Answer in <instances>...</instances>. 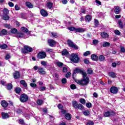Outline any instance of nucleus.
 Wrapping results in <instances>:
<instances>
[{
	"label": "nucleus",
	"instance_id": "obj_10",
	"mask_svg": "<svg viewBox=\"0 0 125 125\" xmlns=\"http://www.w3.org/2000/svg\"><path fill=\"white\" fill-rule=\"evenodd\" d=\"M2 115V119L3 120H6V119H8L10 116H9V114L5 112H2L1 113Z\"/></svg>",
	"mask_w": 125,
	"mask_h": 125
},
{
	"label": "nucleus",
	"instance_id": "obj_48",
	"mask_svg": "<svg viewBox=\"0 0 125 125\" xmlns=\"http://www.w3.org/2000/svg\"><path fill=\"white\" fill-rule=\"evenodd\" d=\"M114 34H115V35H116L117 36H120V35H121V32H120L119 30L116 29L114 30Z\"/></svg>",
	"mask_w": 125,
	"mask_h": 125
},
{
	"label": "nucleus",
	"instance_id": "obj_11",
	"mask_svg": "<svg viewBox=\"0 0 125 125\" xmlns=\"http://www.w3.org/2000/svg\"><path fill=\"white\" fill-rule=\"evenodd\" d=\"M40 13L42 16L43 17H46V16H48V13L44 9H42L40 11Z\"/></svg>",
	"mask_w": 125,
	"mask_h": 125
},
{
	"label": "nucleus",
	"instance_id": "obj_12",
	"mask_svg": "<svg viewBox=\"0 0 125 125\" xmlns=\"http://www.w3.org/2000/svg\"><path fill=\"white\" fill-rule=\"evenodd\" d=\"M38 72L40 75H45V74H46V72L44 71V69L42 67H39V68H38Z\"/></svg>",
	"mask_w": 125,
	"mask_h": 125
},
{
	"label": "nucleus",
	"instance_id": "obj_37",
	"mask_svg": "<svg viewBox=\"0 0 125 125\" xmlns=\"http://www.w3.org/2000/svg\"><path fill=\"white\" fill-rule=\"evenodd\" d=\"M6 88L8 90H10L12 89V84L9 83L7 85Z\"/></svg>",
	"mask_w": 125,
	"mask_h": 125
},
{
	"label": "nucleus",
	"instance_id": "obj_58",
	"mask_svg": "<svg viewBox=\"0 0 125 125\" xmlns=\"http://www.w3.org/2000/svg\"><path fill=\"white\" fill-rule=\"evenodd\" d=\"M70 88L71 89H76V85L72 84L70 85Z\"/></svg>",
	"mask_w": 125,
	"mask_h": 125
},
{
	"label": "nucleus",
	"instance_id": "obj_30",
	"mask_svg": "<svg viewBox=\"0 0 125 125\" xmlns=\"http://www.w3.org/2000/svg\"><path fill=\"white\" fill-rule=\"evenodd\" d=\"M45 51L46 52H49V53H53V52H54L53 49H50L49 48H46Z\"/></svg>",
	"mask_w": 125,
	"mask_h": 125
},
{
	"label": "nucleus",
	"instance_id": "obj_3",
	"mask_svg": "<svg viewBox=\"0 0 125 125\" xmlns=\"http://www.w3.org/2000/svg\"><path fill=\"white\" fill-rule=\"evenodd\" d=\"M29 100V96H28V95L23 93L20 96V100L21 102L24 103V102H27L28 100Z\"/></svg>",
	"mask_w": 125,
	"mask_h": 125
},
{
	"label": "nucleus",
	"instance_id": "obj_38",
	"mask_svg": "<svg viewBox=\"0 0 125 125\" xmlns=\"http://www.w3.org/2000/svg\"><path fill=\"white\" fill-rule=\"evenodd\" d=\"M37 104L38 105H42V104H43V101L42 100H38L37 101Z\"/></svg>",
	"mask_w": 125,
	"mask_h": 125
},
{
	"label": "nucleus",
	"instance_id": "obj_24",
	"mask_svg": "<svg viewBox=\"0 0 125 125\" xmlns=\"http://www.w3.org/2000/svg\"><path fill=\"white\" fill-rule=\"evenodd\" d=\"M15 113H17V114H22L23 113V110H22V109L20 108H15Z\"/></svg>",
	"mask_w": 125,
	"mask_h": 125
},
{
	"label": "nucleus",
	"instance_id": "obj_22",
	"mask_svg": "<svg viewBox=\"0 0 125 125\" xmlns=\"http://www.w3.org/2000/svg\"><path fill=\"white\" fill-rule=\"evenodd\" d=\"M21 30L23 33H28V34H31V32L29 31V30H28V28L26 27H21Z\"/></svg>",
	"mask_w": 125,
	"mask_h": 125
},
{
	"label": "nucleus",
	"instance_id": "obj_31",
	"mask_svg": "<svg viewBox=\"0 0 125 125\" xmlns=\"http://www.w3.org/2000/svg\"><path fill=\"white\" fill-rule=\"evenodd\" d=\"M110 43L107 42H104L103 43V46L104 47H107V46H110Z\"/></svg>",
	"mask_w": 125,
	"mask_h": 125
},
{
	"label": "nucleus",
	"instance_id": "obj_17",
	"mask_svg": "<svg viewBox=\"0 0 125 125\" xmlns=\"http://www.w3.org/2000/svg\"><path fill=\"white\" fill-rule=\"evenodd\" d=\"M101 36L103 39H108L109 35L106 32H103L101 34Z\"/></svg>",
	"mask_w": 125,
	"mask_h": 125
},
{
	"label": "nucleus",
	"instance_id": "obj_41",
	"mask_svg": "<svg viewBox=\"0 0 125 125\" xmlns=\"http://www.w3.org/2000/svg\"><path fill=\"white\" fill-rule=\"evenodd\" d=\"M9 14V11L7 8H4L3 10V15H8Z\"/></svg>",
	"mask_w": 125,
	"mask_h": 125
},
{
	"label": "nucleus",
	"instance_id": "obj_21",
	"mask_svg": "<svg viewBox=\"0 0 125 125\" xmlns=\"http://www.w3.org/2000/svg\"><path fill=\"white\" fill-rule=\"evenodd\" d=\"M108 76L110 77V78H115L117 77V74L113 72H110L108 73Z\"/></svg>",
	"mask_w": 125,
	"mask_h": 125
},
{
	"label": "nucleus",
	"instance_id": "obj_57",
	"mask_svg": "<svg viewBox=\"0 0 125 125\" xmlns=\"http://www.w3.org/2000/svg\"><path fill=\"white\" fill-rule=\"evenodd\" d=\"M62 83H67V79L66 78H62Z\"/></svg>",
	"mask_w": 125,
	"mask_h": 125
},
{
	"label": "nucleus",
	"instance_id": "obj_42",
	"mask_svg": "<svg viewBox=\"0 0 125 125\" xmlns=\"http://www.w3.org/2000/svg\"><path fill=\"white\" fill-rule=\"evenodd\" d=\"M93 44H94V45H96L97 44H98V43H99V41L96 40V39H94L93 40Z\"/></svg>",
	"mask_w": 125,
	"mask_h": 125
},
{
	"label": "nucleus",
	"instance_id": "obj_46",
	"mask_svg": "<svg viewBox=\"0 0 125 125\" xmlns=\"http://www.w3.org/2000/svg\"><path fill=\"white\" fill-rule=\"evenodd\" d=\"M80 102L83 105L85 104V100H84V99H83V98L80 99Z\"/></svg>",
	"mask_w": 125,
	"mask_h": 125
},
{
	"label": "nucleus",
	"instance_id": "obj_27",
	"mask_svg": "<svg viewBox=\"0 0 125 125\" xmlns=\"http://www.w3.org/2000/svg\"><path fill=\"white\" fill-rule=\"evenodd\" d=\"M3 35H7V30L3 29L0 31V36H3Z\"/></svg>",
	"mask_w": 125,
	"mask_h": 125
},
{
	"label": "nucleus",
	"instance_id": "obj_51",
	"mask_svg": "<svg viewBox=\"0 0 125 125\" xmlns=\"http://www.w3.org/2000/svg\"><path fill=\"white\" fill-rule=\"evenodd\" d=\"M90 54H91L90 51H87L83 54V55L84 56H87V55H90Z\"/></svg>",
	"mask_w": 125,
	"mask_h": 125
},
{
	"label": "nucleus",
	"instance_id": "obj_18",
	"mask_svg": "<svg viewBox=\"0 0 125 125\" xmlns=\"http://www.w3.org/2000/svg\"><path fill=\"white\" fill-rule=\"evenodd\" d=\"M1 105L3 108H7L8 106V103L5 101H2L1 102Z\"/></svg>",
	"mask_w": 125,
	"mask_h": 125
},
{
	"label": "nucleus",
	"instance_id": "obj_47",
	"mask_svg": "<svg viewBox=\"0 0 125 125\" xmlns=\"http://www.w3.org/2000/svg\"><path fill=\"white\" fill-rule=\"evenodd\" d=\"M118 24L121 29H123V28H124V25H123V22H122L121 21H118Z\"/></svg>",
	"mask_w": 125,
	"mask_h": 125
},
{
	"label": "nucleus",
	"instance_id": "obj_23",
	"mask_svg": "<svg viewBox=\"0 0 125 125\" xmlns=\"http://www.w3.org/2000/svg\"><path fill=\"white\" fill-rule=\"evenodd\" d=\"M91 58L93 61H97L98 60V57L95 54L91 55Z\"/></svg>",
	"mask_w": 125,
	"mask_h": 125
},
{
	"label": "nucleus",
	"instance_id": "obj_61",
	"mask_svg": "<svg viewBox=\"0 0 125 125\" xmlns=\"http://www.w3.org/2000/svg\"><path fill=\"white\" fill-rule=\"evenodd\" d=\"M92 72H93L92 69H91V68L88 69V70H87L88 74H92Z\"/></svg>",
	"mask_w": 125,
	"mask_h": 125
},
{
	"label": "nucleus",
	"instance_id": "obj_55",
	"mask_svg": "<svg viewBox=\"0 0 125 125\" xmlns=\"http://www.w3.org/2000/svg\"><path fill=\"white\" fill-rule=\"evenodd\" d=\"M68 30L69 31H76V28L74 27H68Z\"/></svg>",
	"mask_w": 125,
	"mask_h": 125
},
{
	"label": "nucleus",
	"instance_id": "obj_54",
	"mask_svg": "<svg viewBox=\"0 0 125 125\" xmlns=\"http://www.w3.org/2000/svg\"><path fill=\"white\" fill-rule=\"evenodd\" d=\"M120 49H121V52H122L123 53H125V47L121 46V47H120Z\"/></svg>",
	"mask_w": 125,
	"mask_h": 125
},
{
	"label": "nucleus",
	"instance_id": "obj_14",
	"mask_svg": "<svg viewBox=\"0 0 125 125\" xmlns=\"http://www.w3.org/2000/svg\"><path fill=\"white\" fill-rule=\"evenodd\" d=\"M62 55L63 56H66V57H68L69 55H70V54L69 53V52L66 49L63 50V51L62 52Z\"/></svg>",
	"mask_w": 125,
	"mask_h": 125
},
{
	"label": "nucleus",
	"instance_id": "obj_63",
	"mask_svg": "<svg viewBox=\"0 0 125 125\" xmlns=\"http://www.w3.org/2000/svg\"><path fill=\"white\" fill-rule=\"evenodd\" d=\"M84 63L85 64H88L89 63V61L87 59H86L84 60Z\"/></svg>",
	"mask_w": 125,
	"mask_h": 125
},
{
	"label": "nucleus",
	"instance_id": "obj_16",
	"mask_svg": "<svg viewBox=\"0 0 125 125\" xmlns=\"http://www.w3.org/2000/svg\"><path fill=\"white\" fill-rule=\"evenodd\" d=\"M75 32H76V33H83V32H85V29L83 28H76Z\"/></svg>",
	"mask_w": 125,
	"mask_h": 125
},
{
	"label": "nucleus",
	"instance_id": "obj_39",
	"mask_svg": "<svg viewBox=\"0 0 125 125\" xmlns=\"http://www.w3.org/2000/svg\"><path fill=\"white\" fill-rule=\"evenodd\" d=\"M7 47L8 46L6 44H2L0 46V48H1V49H5L7 48Z\"/></svg>",
	"mask_w": 125,
	"mask_h": 125
},
{
	"label": "nucleus",
	"instance_id": "obj_53",
	"mask_svg": "<svg viewBox=\"0 0 125 125\" xmlns=\"http://www.w3.org/2000/svg\"><path fill=\"white\" fill-rule=\"evenodd\" d=\"M20 123L21 125H27L26 124H25V122H24V120H23V119H20Z\"/></svg>",
	"mask_w": 125,
	"mask_h": 125
},
{
	"label": "nucleus",
	"instance_id": "obj_59",
	"mask_svg": "<svg viewBox=\"0 0 125 125\" xmlns=\"http://www.w3.org/2000/svg\"><path fill=\"white\" fill-rule=\"evenodd\" d=\"M8 5L10 7H13V6H14V4L12 2H8Z\"/></svg>",
	"mask_w": 125,
	"mask_h": 125
},
{
	"label": "nucleus",
	"instance_id": "obj_29",
	"mask_svg": "<svg viewBox=\"0 0 125 125\" xmlns=\"http://www.w3.org/2000/svg\"><path fill=\"white\" fill-rule=\"evenodd\" d=\"M65 119L66 120H70L72 118V116H71V114L70 113H66L64 116Z\"/></svg>",
	"mask_w": 125,
	"mask_h": 125
},
{
	"label": "nucleus",
	"instance_id": "obj_13",
	"mask_svg": "<svg viewBox=\"0 0 125 125\" xmlns=\"http://www.w3.org/2000/svg\"><path fill=\"white\" fill-rule=\"evenodd\" d=\"M16 38H17L18 39H24L25 38V35L24 33L22 32H20L17 34Z\"/></svg>",
	"mask_w": 125,
	"mask_h": 125
},
{
	"label": "nucleus",
	"instance_id": "obj_1",
	"mask_svg": "<svg viewBox=\"0 0 125 125\" xmlns=\"http://www.w3.org/2000/svg\"><path fill=\"white\" fill-rule=\"evenodd\" d=\"M77 73L81 74V75H83V79L81 80H76L75 83L80 85H87V84H88V83H89V78L87 77L86 72H85L84 70H82L80 68H76L74 70V74H77Z\"/></svg>",
	"mask_w": 125,
	"mask_h": 125
},
{
	"label": "nucleus",
	"instance_id": "obj_15",
	"mask_svg": "<svg viewBox=\"0 0 125 125\" xmlns=\"http://www.w3.org/2000/svg\"><path fill=\"white\" fill-rule=\"evenodd\" d=\"M13 76L14 79H19V77H20V73H19V71H16L13 74Z\"/></svg>",
	"mask_w": 125,
	"mask_h": 125
},
{
	"label": "nucleus",
	"instance_id": "obj_20",
	"mask_svg": "<svg viewBox=\"0 0 125 125\" xmlns=\"http://www.w3.org/2000/svg\"><path fill=\"white\" fill-rule=\"evenodd\" d=\"M46 5L49 9H51L53 6V3L51 2H48L46 3Z\"/></svg>",
	"mask_w": 125,
	"mask_h": 125
},
{
	"label": "nucleus",
	"instance_id": "obj_62",
	"mask_svg": "<svg viewBox=\"0 0 125 125\" xmlns=\"http://www.w3.org/2000/svg\"><path fill=\"white\" fill-rule=\"evenodd\" d=\"M39 90H40V91H43L44 90H45V87H41L39 88Z\"/></svg>",
	"mask_w": 125,
	"mask_h": 125
},
{
	"label": "nucleus",
	"instance_id": "obj_9",
	"mask_svg": "<svg viewBox=\"0 0 125 125\" xmlns=\"http://www.w3.org/2000/svg\"><path fill=\"white\" fill-rule=\"evenodd\" d=\"M48 42L49 43V45H50V46H51L52 47L54 46V45L56 44V42L52 39L49 40L48 41Z\"/></svg>",
	"mask_w": 125,
	"mask_h": 125
},
{
	"label": "nucleus",
	"instance_id": "obj_7",
	"mask_svg": "<svg viewBox=\"0 0 125 125\" xmlns=\"http://www.w3.org/2000/svg\"><path fill=\"white\" fill-rule=\"evenodd\" d=\"M104 117H110V116H115L116 115V112L111 111H106L104 113Z\"/></svg>",
	"mask_w": 125,
	"mask_h": 125
},
{
	"label": "nucleus",
	"instance_id": "obj_34",
	"mask_svg": "<svg viewBox=\"0 0 125 125\" xmlns=\"http://www.w3.org/2000/svg\"><path fill=\"white\" fill-rule=\"evenodd\" d=\"M98 59H99V61H100V62L104 61H105V57H104V56H103V55H100Z\"/></svg>",
	"mask_w": 125,
	"mask_h": 125
},
{
	"label": "nucleus",
	"instance_id": "obj_50",
	"mask_svg": "<svg viewBox=\"0 0 125 125\" xmlns=\"http://www.w3.org/2000/svg\"><path fill=\"white\" fill-rule=\"evenodd\" d=\"M11 33L12 34H16L17 33V29L16 28H13L11 30Z\"/></svg>",
	"mask_w": 125,
	"mask_h": 125
},
{
	"label": "nucleus",
	"instance_id": "obj_52",
	"mask_svg": "<svg viewBox=\"0 0 125 125\" xmlns=\"http://www.w3.org/2000/svg\"><path fill=\"white\" fill-rule=\"evenodd\" d=\"M94 125V123H93V121H89L86 124V125Z\"/></svg>",
	"mask_w": 125,
	"mask_h": 125
},
{
	"label": "nucleus",
	"instance_id": "obj_8",
	"mask_svg": "<svg viewBox=\"0 0 125 125\" xmlns=\"http://www.w3.org/2000/svg\"><path fill=\"white\" fill-rule=\"evenodd\" d=\"M110 91L111 93L116 94V93H117L118 91H119V89H118V88L117 87L112 86L110 88Z\"/></svg>",
	"mask_w": 125,
	"mask_h": 125
},
{
	"label": "nucleus",
	"instance_id": "obj_35",
	"mask_svg": "<svg viewBox=\"0 0 125 125\" xmlns=\"http://www.w3.org/2000/svg\"><path fill=\"white\" fill-rule=\"evenodd\" d=\"M50 35L54 38H57L58 37V35H57V33L56 32H50Z\"/></svg>",
	"mask_w": 125,
	"mask_h": 125
},
{
	"label": "nucleus",
	"instance_id": "obj_44",
	"mask_svg": "<svg viewBox=\"0 0 125 125\" xmlns=\"http://www.w3.org/2000/svg\"><path fill=\"white\" fill-rule=\"evenodd\" d=\"M15 91L16 93H20L21 92V88L20 87H17L15 88Z\"/></svg>",
	"mask_w": 125,
	"mask_h": 125
},
{
	"label": "nucleus",
	"instance_id": "obj_19",
	"mask_svg": "<svg viewBox=\"0 0 125 125\" xmlns=\"http://www.w3.org/2000/svg\"><path fill=\"white\" fill-rule=\"evenodd\" d=\"M115 10L114 12L116 13V14H119L120 13V12L121 11V8L119 6H115L114 7Z\"/></svg>",
	"mask_w": 125,
	"mask_h": 125
},
{
	"label": "nucleus",
	"instance_id": "obj_33",
	"mask_svg": "<svg viewBox=\"0 0 125 125\" xmlns=\"http://www.w3.org/2000/svg\"><path fill=\"white\" fill-rule=\"evenodd\" d=\"M83 114L84 116H89V115H90V111H89V110H85L83 111Z\"/></svg>",
	"mask_w": 125,
	"mask_h": 125
},
{
	"label": "nucleus",
	"instance_id": "obj_64",
	"mask_svg": "<svg viewBox=\"0 0 125 125\" xmlns=\"http://www.w3.org/2000/svg\"><path fill=\"white\" fill-rule=\"evenodd\" d=\"M15 8L16 10H20V7L18 6V5H16L15 6Z\"/></svg>",
	"mask_w": 125,
	"mask_h": 125
},
{
	"label": "nucleus",
	"instance_id": "obj_4",
	"mask_svg": "<svg viewBox=\"0 0 125 125\" xmlns=\"http://www.w3.org/2000/svg\"><path fill=\"white\" fill-rule=\"evenodd\" d=\"M32 51H33V48L28 45L24 46V49L21 50L22 53H28V52H32Z\"/></svg>",
	"mask_w": 125,
	"mask_h": 125
},
{
	"label": "nucleus",
	"instance_id": "obj_2",
	"mask_svg": "<svg viewBox=\"0 0 125 125\" xmlns=\"http://www.w3.org/2000/svg\"><path fill=\"white\" fill-rule=\"evenodd\" d=\"M70 60L74 63H78L80 61V58L77 54L73 53L70 55Z\"/></svg>",
	"mask_w": 125,
	"mask_h": 125
},
{
	"label": "nucleus",
	"instance_id": "obj_36",
	"mask_svg": "<svg viewBox=\"0 0 125 125\" xmlns=\"http://www.w3.org/2000/svg\"><path fill=\"white\" fill-rule=\"evenodd\" d=\"M85 21H87L88 22H89V21H91V17L89 15H87L85 17Z\"/></svg>",
	"mask_w": 125,
	"mask_h": 125
},
{
	"label": "nucleus",
	"instance_id": "obj_56",
	"mask_svg": "<svg viewBox=\"0 0 125 125\" xmlns=\"http://www.w3.org/2000/svg\"><path fill=\"white\" fill-rule=\"evenodd\" d=\"M86 106L87 108H91V106H92L91 103H86Z\"/></svg>",
	"mask_w": 125,
	"mask_h": 125
},
{
	"label": "nucleus",
	"instance_id": "obj_45",
	"mask_svg": "<svg viewBox=\"0 0 125 125\" xmlns=\"http://www.w3.org/2000/svg\"><path fill=\"white\" fill-rule=\"evenodd\" d=\"M53 78H54L56 80H58L59 79V75L57 73H54L53 75Z\"/></svg>",
	"mask_w": 125,
	"mask_h": 125
},
{
	"label": "nucleus",
	"instance_id": "obj_28",
	"mask_svg": "<svg viewBox=\"0 0 125 125\" xmlns=\"http://www.w3.org/2000/svg\"><path fill=\"white\" fill-rule=\"evenodd\" d=\"M77 109H79V110H81V111H83V110H84V107H83V104H79L77 106Z\"/></svg>",
	"mask_w": 125,
	"mask_h": 125
},
{
	"label": "nucleus",
	"instance_id": "obj_60",
	"mask_svg": "<svg viewBox=\"0 0 125 125\" xmlns=\"http://www.w3.org/2000/svg\"><path fill=\"white\" fill-rule=\"evenodd\" d=\"M30 86H31V87H34V88L36 87L37 84L34 83H31Z\"/></svg>",
	"mask_w": 125,
	"mask_h": 125
},
{
	"label": "nucleus",
	"instance_id": "obj_40",
	"mask_svg": "<svg viewBox=\"0 0 125 125\" xmlns=\"http://www.w3.org/2000/svg\"><path fill=\"white\" fill-rule=\"evenodd\" d=\"M56 64L60 68H62V67H63V63L61 62H57Z\"/></svg>",
	"mask_w": 125,
	"mask_h": 125
},
{
	"label": "nucleus",
	"instance_id": "obj_49",
	"mask_svg": "<svg viewBox=\"0 0 125 125\" xmlns=\"http://www.w3.org/2000/svg\"><path fill=\"white\" fill-rule=\"evenodd\" d=\"M94 24H95V27H98V25H99V22L98 21V20H95Z\"/></svg>",
	"mask_w": 125,
	"mask_h": 125
},
{
	"label": "nucleus",
	"instance_id": "obj_6",
	"mask_svg": "<svg viewBox=\"0 0 125 125\" xmlns=\"http://www.w3.org/2000/svg\"><path fill=\"white\" fill-rule=\"evenodd\" d=\"M37 57L39 59H43L46 57V53L45 52H40L38 55Z\"/></svg>",
	"mask_w": 125,
	"mask_h": 125
},
{
	"label": "nucleus",
	"instance_id": "obj_5",
	"mask_svg": "<svg viewBox=\"0 0 125 125\" xmlns=\"http://www.w3.org/2000/svg\"><path fill=\"white\" fill-rule=\"evenodd\" d=\"M67 43L70 47H72V48H74V49H79V47L76 44L74 43L72 41L69 40L67 41Z\"/></svg>",
	"mask_w": 125,
	"mask_h": 125
},
{
	"label": "nucleus",
	"instance_id": "obj_25",
	"mask_svg": "<svg viewBox=\"0 0 125 125\" xmlns=\"http://www.w3.org/2000/svg\"><path fill=\"white\" fill-rule=\"evenodd\" d=\"M25 5L27 7H28V8H33V7H34V5L30 2H25Z\"/></svg>",
	"mask_w": 125,
	"mask_h": 125
},
{
	"label": "nucleus",
	"instance_id": "obj_43",
	"mask_svg": "<svg viewBox=\"0 0 125 125\" xmlns=\"http://www.w3.org/2000/svg\"><path fill=\"white\" fill-rule=\"evenodd\" d=\"M3 20H9V17L7 15H3Z\"/></svg>",
	"mask_w": 125,
	"mask_h": 125
},
{
	"label": "nucleus",
	"instance_id": "obj_32",
	"mask_svg": "<svg viewBox=\"0 0 125 125\" xmlns=\"http://www.w3.org/2000/svg\"><path fill=\"white\" fill-rule=\"evenodd\" d=\"M20 83L22 84L24 87H27V83L24 80H21L20 81Z\"/></svg>",
	"mask_w": 125,
	"mask_h": 125
},
{
	"label": "nucleus",
	"instance_id": "obj_26",
	"mask_svg": "<svg viewBox=\"0 0 125 125\" xmlns=\"http://www.w3.org/2000/svg\"><path fill=\"white\" fill-rule=\"evenodd\" d=\"M72 105L75 109H78V106H79V104H78V102L76 101H73L72 102Z\"/></svg>",
	"mask_w": 125,
	"mask_h": 125
}]
</instances>
